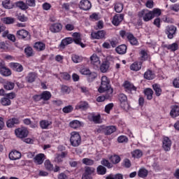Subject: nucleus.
I'll return each mask as SVG.
<instances>
[{
	"label": "nucleus",
	"instance_id": "obj_1",
	"mask_svg": "<svg viewBox=\"0 0 179 179\" xmlns=\"http://www.w3.org/2000/svg\"><path fill=\"white\" fill-rule=\"evenodd\" d=\"M98 92H99V93H104V92H107L108 94H113L114 90L110 86V80H108L107 76H103L101 77V85L98 89Z\"/></svg>",
	"mask_w": 179,
	"mask_h": 179
},
{
	"label": "nucleus",
	"instance_id": "obj_2",
	"mask_svg": "<svg viewBox=\"0 0 179 179\" xmlns=\"http://www.w3.org/2000/svg\"><path fill=\"white\" fill-rule=\"evenodd\" d=\"M82 142V138L80 137V134L78 131H73L71 133L70 137V143L71 146L76 148L80 145Z\"/></svg>",
	"mask_w": 179,
	"mask_h": 179
},
{
	"label": "nucleus",
	"instance_id": "obj_3",
	"mask_svg": "<svg viewBox=\"0 0 179 179\" xmlns=\"http://www.w3.org/2000/svg\"><path fill=\"white\" fill-rule=\"evenodd\" d=\"M15 97H16V94L14 92L6 94L5 97H2L0 99V103L4 106H10V104H12V101L10 100H13Z\"/></svg>",
	"mask_w": 179,
	"mask_h": 179
},
{
	"label": "nucleus",
	"instance_id": "obj_4",
	"mask_svg": "<svg viewBox=\"0 0 179 179\" xmlns=\"http://www.w3.org/2000/svg\"><path fill=\"white\" fill-rule=\"evenodd\" d=\"M138 17L143 19L144 22H150L153 19L152 12L148 9H144L138 13Z\"/></svg>",
	"mask_w": 179,
	"mask_h": 179
},
{
	"label": "nucleus",
	"instance_id": "obj_5",
	"mask_svg": "<svg viewBox=\"0 0 179 179\" xmlns=\"http://www.w3.org/2000/svg\"><path fill=\"white\" fill-rule=\"evenodd\" d=\"M16 36L20 40H30V32L27 30L22 29L17 31Z\"/></svg>",
	"mask_w": 179,
	"mask_h": 179
},
{
	"label": "nucleus",
	"instance_id": "obj_6",
	"mask_svg": "<svg viewBox=\"0 0 179 179\" xmlns=\"http://www.w3.org/2000/svg\"><path fill=\"white\" fill-rule=\"evenodd\" d=\"M15 134L17 138L23 139V138H26L27 137V135H29V130H27L26 127H21V128L16 129L15 130Z\"/></svg>",
	"mask_w": 179,
	"mask_h": 179
},
{
	"label": "nucleus",
	"instance_id": "obj_7",
	"mask_svg": "<svg viewBox=\"0 0 179 179\" xmlns=\"http://www.w3.org/2000/svg\"><path fill=\"white\" fill-rule=\"evenodd\" d=\"M177 31V27L174 25L168 26L166 28L165 33L167 35L168 38L171 40L174 37V34Z\"/></svg>",
	"mask_w": 179,
	"mask_h": 179
},
{
	"label": "nucleus",
	"instance_id": "obj_8",
	"mask_svg": "<svg viewBox=\"0 0 179 179\" xmlns=\"http://www.w3.org/2000/svg\"><path fill=\"white\" fill-rule=\"evenodd\" d=\"M106 31L101 30L98 31L92 32L91 36L95 40H101V38H104L106 37Z\"/></svg>",
	"mask_w": 179,
	"mask_h": 179
},
{
	"label": "nucleus",
	"instance_id": "obj_9",
	"mask_svg": "<svg viewBox=\"0 0 179 179\" xmlns=\"http://www.w3.org/2000/svg\"><path fill=\"white\" fill-rule=\"evenodd\" d=\"M79 7L83 10H89L92 8V3H90L89 0H81Z\"/></svg>",
	"mask_w": 179,
	"mask_h": 179
},
{
	"label": "nucleus",
	"instance_id": "obj_10",
	"mask_svg": "<svg viewBox=\"0 0 179 179\" xmlns=\"http://www.w3.org/2000/svg\"><path fill=\"white\" fill-rule=\"evenodd\" d=\"M90 62L92 65H94L96 68H99V66H100V64H101L100 57H99V56H97V55L96 54H93L90 57Z\"/></svg>",
	"mask_w": 179,
	"mask_h": 179
},
{
	"label": "nucleus",
	"instance_id": "obj_11",
	"mask_svg": "<svg viewBox=\"0 0 179 179\" xmlns=\"http://www.w3.org/2000/svg\"><path fill=\"white\" fill-rule=\"evenodd\" d=\"M162 148L166 152L171 149V140L169 137H164L162 141Z\"/></svg>",
	"mask_w": 179,
	"mask_h": 179
},
{
	"label": "nucleus",
	"instance_id": "obj_12",
	"mask_svg": "<svg viewBox=\"0 0 179 179\" xmlns=\"http://www.w3.org/2000/svg\"><path fill=\"white\" fill-rule=\"evenodd\" d=\"M73 37V41L76 44H78V45H80L82 48H85V45L82 43V38H80V34L78 32H75L72 34Z\"/></svg>",
	"mask_w": 179,
	"mask_h": 179
},
{
	"label": "nucleus",
	"instance_id": "obj_13",
	"mask_svg": "<svg viewBox=\"0 0 179 179\" xmlns=\"http://www.w3.org/2000/svg\"><path fill=\"white\" fill-rule=\"evenodd\" d=\"M50 30L52 33H59L62 30V24L53 23L50 25Z\"/></svg>",
	"mask_w": 179,
	"mask_h": 179
},
{
	"label": "nucleus",
	"instance_id": "obj_14",
	"mask_svg": "<svg viewBox=\"0 0 179 179\" xmlns=\"http://www.w3.org/2000/svg\"><path fill=\"white\" fill-rule=\"evenodd\" d=\"M122 20H124V15L117 14L113 17L112 23L114 26H118Z\"/></svg>",
	"mask_w": 179,
	"mask_h": 179
},
{
	"label": "nucleus",
	"instance_id": "obj_15",
	"mask_svg": "<svg viewBox=\"0 0 179 179\" xmlns=\"http://www.w3.org/2000/svg\"><path fill=\"white\" fill-rule=\"evenodd\" d=\"M8 157L10 160H19L22 157V153L17 150H13L9 153Z\"/></svg>",
	"mask_w": 179,
	"mask_h": 179
},
{
	"label": "nucleus",
	"instance_id": "obj_16",
	"mask_svg": "<svg viewBox=\"0 0 179 179\" xmlns=\"http://www.w3.org/2000/svg\"><path fill=\"white\" fill-rule=\"evenodd\" d=\"M118 99L120 101L121 103V107L122 108H126L127 106H128V98L127 97V95L124 94H120L118 96Z\"/></svg>",
	"mask_w": 179,
	"mask_h": 179
},
{
	"label": "nucleus",
	"instance_id": "obj_17",
	"mask_svg": "<svg viewBox=\"0 0 179 179\" xmlns=\"http://www.w3.org/2000/svg\"><path fill=\"white\" fill-rule=\"evenodd\" d=\"M45 160V155L43 153L38 154L34 158V162L36 164H43Z\"/></svg>",
	"mask_w": 179,
	"mask_h": 179
},
{
	"label": "nucleus",
	"instance_id": "obj_18",
	"mask_svg": "<svg viewBox=\"0 0 179 179\" xmlns=\"http://www.w3.org/2000/svg\"><path fill=\"white\" fill-rule=\"evenodd\" d=\"M10 67L15 72H22L23 71V66L19 63H10Z\"/></svg>",
	"mask_w": 179,
	"mask_h": 179
},
{
	"label": "nucleus",
	"instance_id": "obj_19",
	"mask_svg": "<svg viewBox=\"0 0 179 179\" xmlns=\"http://www.w3.org/2000/svg\"><path fill=\"white\" fill-rule=\"evenodd\" d=\"M39 124L42 129H50V127L52 125V122L44 120H41Z\"/></svg>",
	"mask_w": 179,
	"mask_h": 179
},
{
	"label": "nucleus",
	"instance_id": "obj_20",
	"mask_svg": "<svg viewBox=\"0 0 179 179\" xmlns=\"http://www.w3.org/2000/svg\"><path fill=\"white\" fill-rule=\"evenodd\" d=\"M19 118L17 117H13L10 120H8L7 122H6V125H7V127L8 128H13V127L15 125V124H19Z\"/></svg>",
	"mask_w": 179,
	"mask_h": 179
},
{
	"label": "nucleus",
	"instance_id": "obj_21",
	"mask_svg": "<svg viewBox=\"0 0 179 179\" xmlns=\"http://www.w3.org/2000/svg\"><path fill=\"white\" fill-rule=\"evenodd\" d=\"M83 125V122L79 120H73L69 123V126L73 129H78V128H80Z\"/></svg>",
	"mask_w": 179,
	"mask_h": 179
},
{
	"label": "nucleus",
	"instance_id": "obj_22",
	"mask_svg": "<svg viewBox=\"0 0 179 179\" xmlns=\"http://www.w3.org/2000/svg\"><path fill=\"white\" fill-rule=\"evenodd\" d=\"M89 107V103L85 101H81L79 102L76 106V110H87V108Z\"/></svg>",
	"mask_w": 179,
	"mask_h": 179
},
{
	"label": "nucleus",
	"instance_id": "obj_23",
	"mask_svg": "<svg viewBox=\"0 0 179 179\" xmlns=\"http://www.w3.org/2000/svg\"><path fill=\"white\" fill-rule=\"evenodd\" d=\"M123 86L125 89H127V90H129V92H136V87H135L129 81H125Z\"/></svg>",
	"mask_w": 179,
	"mask_h": 179
},
{
	"label": "nucleus",
	"instance_id": "obj_24",
	"mask_svg": "<svg viewBox=\"0 0 179 179\" xmlns=\"http://www.w3.org/2000/svg\"><path fill=\"white\" fill-rule=\"evenodd\" d=\"M170 115L173 118H176V117H178V115H179V106H173L171 107Z\"/></svg>",
	"mask_w": 179,
	"mask_h": 179
},
{
	"label": "nucleus",
	"instance_id": "obj_25",
	"mask_svg": "<svg viewBox=\"0 0 179 179\" xmlns=\"http://www.w3.org/2000/svg\"><path fill=\"white\" fill-rule=\"evenodd\" d=\"M34 48L36 51H44L45 50V43L43 42H36L34 43Z\"/></svg>",
	"mask_w": 179,
	"mask_h": 179
},
{
	"label": "nucleus",
	"instance_id": "obj_26",
	"mask_svg": "<svg viewBox=\"0 0 179 179\" xmlns=\"http://www.w3.org/2000/svg\"><path fill=\"white\" fill-rule=\"evenodd\" d=\"M2 6L4 7L5 9H13L15 5L10 0H4L2 1Z\"/></svg>",
	"mask_w": 179,
	"mask_h": 179
},
{
	"label": "nucleus",
	"instance_id": "obj_27",
	"mask_svg": "<svg viewBox=\"0 0 179 179\" xmlns=\"http://www.w3.org/2000/svg\"><path fill=\"white\" fill-rule=\"evenodd\" d=\"M0 73L3 76H10L12 75V71H10V69L6 68V66H1L0 68Z\"/></svg>",
	"mask_w": 179,
	"mask_h": 179
},
{
	"label": "nucleus",
	"instance_id": "obj_28",
	"mask_svg": "<svg viewBox=\"0 0 179 179\" xmlns=\"http://www.w3.org/2000/svg\"><path fill=\"white\" fill-rule=\"evenodd\" d=\"M110 68V63L107 61L103 62L100 66V71L102 73H106Z\"/></svg>",
	"mask_w": 179,
	"mask_h": 179
},
{
	"label": "nucleus",
	"instance_id": "obj_29",
	"mask_svg": "<svg viewBox=\"0 0 179 179\" xmlns=\"http://www.w3.org/2000/svg\"><path fill=\"white\" fill-rule=\"evenodd\" d=\"M3 37H7L8 40H10V41H13V43H15L16 41V37L15 35L12 34H9V31L6 30L4 32H3L2 34Z\"/></svg>",
	"mask_w": 179,
	"mask_h": 179
},
{
	"label": "nucleus",
	"instance_id": "obj_30",
	"mask_svg": "<svg viewBox=\"0 0 179 179\" xmlns=\"http://www.w3.org/2000/svg\"><path fill=\"white\" fill-rule=\"evenodd\" d=\"M6 90H13L15 89V83L10 81H6L3 85Z\"/></svg>",
	"mask_w": 179,
	"mask_h": 179
},
{
	"label": "nucleus",
	"instance_id": "obj_31",
	"mask_svg": "<svg viewBox=\"0 0 179 179\" xmlns=\"http://www.w3.org/2000/svg\"><path fill=\"white\" fill-rule=\"evenodd\" d=\"M90 120L94 122V124H101V116L99 114L91 115Z\"/></svg>",
	"mask_w": 179,
	"mask_h": 179
},
{
	"label": "nucleus",
	"instance_id": "obj_32",
	"mask_svg": "<svg viewBox=\"0 0 179 179\" xmlns=\"http://www.w3.org/2000/svg\"><path fill=\"white\" fill-rule=\"evenodd\" d=\"M141 68H142V62H136L130 66L131 71H135L136 72L138 71H140Z\"/></svg>",
	"mask_w": 179,
	"mask_h": 179
},
{
	"label": "nucleus",
	"instance_id": "obj_33",
	"mask_svg": "<svg viewBox=\"0 0 179 179\" xmlns=\"http://www.w3.org/2000/svg\"><path fill=\"white\" fill-rule=\"evenodd\" d=\"M164 48L174 52L175 51H177V50H178V43H173L169 45H164Z\"/></svg>",
	"mask_w": 179,
	"mask_h": 179
},
{
	"label": "nucleus",
	"instance_id": "obj_34",
	"mask_svg": "<svg viewBox=\"0 0 179 179\" xmlns=\"http://www.w3.org/2000/svg\"><path fill=\"white\" fill-rule=\"evenodd\" d=\"M37 78V74L36 73H29L26 77V80L29 83H33Z\"/></svg>",
	"mask_w": 179,
	"mask_h": 179
},
{
	"label": "nucleus",
	"instance_id": "obj_35",
	"mask_svg": "<svg viewBox=\"0 0 179 179\" xmlns=\"http://www.w3.org/2000/svg\"><path fill=\"white\" fill-rule=\"evenodd\" d=\"M66 155H68V152H62L61 154H57L55 161L57 162V163H61L63 159L66 157Z\"/></svg>",
	"mask_w": 179,
	"mask_h": 179
},
{
	"label": "nucleus",
	"instance_id": "obj_36",
	"mask_svg": "<svg viewBox=\"0 0 179 179\" xmlns=\"http://www.w3.org/2000/svg\"><path fill=\"white\" fill-rule=\"evenodd\" d=\"M127 40L129 41L131 45H138V39L134 36V34H127Z\"/></svg>",
	"mask_w": 179,
	"mask_h": 179
},
{
	"label": "nucleus",
	"instance_id": "obj_37",
	"mask_svg": "<svg viewBox=\"0 0 179 179\" xmlns=\"http://www.w3.org/2000/svg\"><path fill=\"white\" fill-rule=\"evenodd\" d=\"M115 50L117 54L124 55L127 52V45H120L116 48Z\"/></svg>",
	"mask_w": 179,
	"mask_h": 179
},
{
	"label": "nucleus",
	"instance_id": "obj_38",
	"mask_svg": "<svg viewBox=\"0 0 179 179\" xmlns=\"http://www.w3.org/2000/svg\"><path fill=\"white\" fill-rule=\"evenodd\" d=\"M131 156L134 159H141L143 156V152L141 150H135L131 152Z\"/></svg>",
	"mask_w": 179,
	"mask_h": 179
},
{
	"label": "nucleus",
	"instance_id": "obj_39",
	"mask_svg": "<svg viewBox=\"0 0 179 179\" xmlns=\"http://www.w3.org/2000/svg\"><path fill=\"white\" fill-rule=\"evenodd\" d=\"M144 78L145 79H148V80H152V79H155V73L150 70H148L145 72Z\"/></svg>",
	"mask_w": 179,
	"mask_h": 179
},
{
	"label": "nucleus",
	"instance_id": "obj_40",
	"mask_svg": "<svg viewBox=\"0 0 179 179\" xmlns=\"http://www.w3.org/2000/svg\"><path fill=\"white\" fill-rule=\"evenodd\" d=\"M148 170L145 168H141L138 171V177H141V178H145V177H148Z\"/></svg>",
	"mask_w": 179,
	"mask_h": 179
},
{
	"label": "nucleus",
	"instance_id": "obj_41",
	"mask_svg": "<svg viewBox=\"0 0 179 179\" xmlns=\"http://www.w3.org/2000/svg\"><path fill=\"white\" fill-rule=\"evenodd\" d=\"M15 6L21 9V10H27L29 9L27 5L24 1H17L15 2Z\"/></svg>",
	"mask_w": 179,
	"mask_h": 179
},
{
	"label": "nucleus",
	"instance_id": "obj_42",
	"mask_svg": "<svg viewBox=\"0 0 179 179\" xmlns=\"http://www.w3.org/2000/svg\"><path fill=\"white\" fill-rule=\"evenodd\" d=\"M41 96L42 97V100L44 101H48V100H50L51 99V92L48 91H44L43 93L41 94Z\"/></svg>",
	"mask_w": 179,
	"mask_h": 179
},
{
	"label": "nucleus",
	"instance_id": "obj_43",
	"mask_svg": "<svg viewBox=\"0 0 179 179\" xmlns=\"http://www.w3.org/2000/svg\"><path fill=\"white\" fill-rule=\"evenodd\" d=\"M73 43V39L72 38L69 37L63 39L61 42V47H65V45H68L69 44H72Z\"/></svg>",
	"mask_w": 179,
	"mask_h": 179
},
{
	"label": "nucleus",
	"instance_id": "obj_44",
	"mask_svg": "<svg viewBox=\"0 0 179 179\" xmlns=\"http://www.w3.org/2000/svg\"><path fill=\"white\" fill-rule=\"evenodd\" d=\"M144 94H145L148 100H152L153 99V90L150 88H147L144 90Z\"/></svg>",
	"mask_w": 179,
	"mask_h": 179
},
{
	"label": "nucleus",
	"instance_id": "obj_45",
	"mask_svg": "<svg viewBox=\"0 0 179 179\" xmlns=\"http://www.w3.org/2000/svg\"><path fill=\"white\" fill-rule=\"evenodd\" d=\"M105 131L106 135H111V134H114L117 131V128L115 126H108L106 128Z\"/></svg>",
	"mask_w": 179,
	"mask_h": 179
},
{
	"label": "nucleus",
	"instance_id": "obj_46",
	"mask_svg": "<svg viewBox=\"0 0 179 179\" xmlns=\"http://www.w3.org/2000/svg\"><path fill=\"white\" fill-rule=\"evenodd\" d=\"M152 88L153 90L155 92V94L156 96H157V97L162 95V88H160V85L157 84H154L152 85Z\"/></svg>",
	"mask_w": 179,
	"mask_h": 179
},
{
	"label": "nucleus",
	"instance_id": "obj_47",
	"mask_svg": "<svg viewBox=\"0 0 179 179\" xmlns=\"http://www.w3.org/2000/svg\"><path fill=\"white\" fill-rule=\"evenodd\" d=\"M71 59L74 64H79L83 61V58L78 55H72Z\"/></svg>",
	"mask_w": 179,
	"mask_h": 179
},
{
	"label": "nucleus",
	"instance_id": "obj_48",
	"mask_svg": "<svg viewBox=\"0 0 179 179\" xmlns=\"http://www.w3.org/2000/svg\"><path fill=\"white\" fill-rule=\"evenodd\" d=\"M2 22L5 24H13L15 23V18L10 17H3Z\"/></svg>",
	"mask_w": 179,
	"mask_h": 179
},
{
	"label": "nucleus",
	"instance_id": "obj_49",
	"mask_svg": "<svg viewBox=\"0 0 179 179\" xmlns=\"http://www.w3.org/2000/svg\"><path fill=\"white\" fill-rule=\"evenodd\" d=\"M96 171L100 176H104L107 171V169L104 166L100 165L97 167Z\"/></svg>",
	"mask_w": 179,
	"mask_h": 179
},
{
	"label": "nucleus",
	"instance_id": "obj_50",
	"mask_svg": "<svg viewBox=\"0 0 179 179\" xmlns=\"http://www.w3.org/2000/svg\"><path fill=\"white\" fill-rule=\"evenodd\" d=\"M110 162H112L113 164H117V163L121 162V157L118 155H113L110 157Z\"/></svg>",
	"mask_w": 179,
	"mask_h": 179
},
{
	"label": "nucleus",
	"instance_id": "obj_51",
	"mask_svg": "<svg viewBox=\"0 0 179 179\" xmlns=\"http://www.w3.org/2000/svg\"><path fill=\"white\" fill-rule=\"evenodd\" d=\"M122 9H124V6L121 3H117L115 4V10L117 13H121L122 12Z\"/></svg>",
	"mask_w": 179,
	"mask_h": 179
},
{
	"label": "nucleus",
	"instance_id": "obj_52",
	"mask_svg": "<svg viewBox=\"0 0 179 179\" xmlns=\"http://www.w3.org/2000/svg\"><path fill=\"white\" fill-rule=\"evenodd\" d=\"M150 11L151 14L152 15V19H154L155 16H160V15H162V10L159 8H154Z\"/></svg>",
	"mask_w": 179,
	"mask_h": 179
},
{
	"label": "nucleus",
	"instance_id": "obj_53",
	"mask_svg": "<svg viewBox=\"0 0 179 179\" xmlns=\"http://www.w3.org/2000/svg\"><path fill=\"white\" fill-rule=\"evenodd\" d=\"M83 164H85V166H93V164H94V161L89 158H84L83 159Z\"/></svg>",
	"mask_w": 179,
	"mask_h": 179
},
{
	"label": "nucleus",
	"instance_id": "obj_54",
	"mask_svg": "<svg viewBox=\"0 0 179 179\" xmlns=\"http://www.w3.org/2000/svg\"><path fill=\"white\" fill-rule=\"evenodd\" d=\"M24 52L27 55V57H33V48L30 46L27 47L24 49Z\"/></svg>",
	"mask_w": 179,
	"mask_h": 179
},
{
	"label": "nucleus",
	"instance_id": "obj_55",
	"mask_svg": "<svg viewBox=\"0 0 179 179\" xmlns=\"http://www.w3.org/2000/svg\"><path fill=\"white\" fill-rule=\"evenodd\" d=\"M81 93H84L86 96H90V90L89 88L85 87V86H81L79 87Z\"/></svg>",
	"mask_w": 179,
	"mask_h": 179
},
{
	"label": "nucleus",
	"instance_id": "obj_56",
	"mask_svg": "<svg viewBox=\"0 0 179 179\" xmlns=\"http://www.w3.org/2000/svg\"><path fill=\"white\" fill-rule=\"evenodd\" d=\"M45 167L47 170H49L50 171L54 170V166L52 164H51V162L50 160H46L45 162Z\"/></svg>",
	"mask_w": 179,
	"mask_h": 179
},
{
	"label": "nucleus",
	"instance_id": "obj_57",
	"mask_svg": "<svg viewBox=\"0 0 179 179\" xmlns=\"http://www.w3.org/2000/svg\"><path fill=\"white\" fill-rule=\"evenodd\" d=\"M94 168L87 166L85 169L84 174H87L88 176H92L94 173Z\"/></svg>",
	"mask_w": 179,
	"mask_h": 179
},
{
	"label": "nucleus",
	"instance_id": "obj_58",
	"mask_svg": "<svg viewBox=\"0 0 179 179\" xmlns=\"http://www.w3.org/2000/svg\"><path fill=\"white\" fill-rule=\"evenodd\" d=\"M25 3L27 4V8H34L36 7V0H25Z\"/></svg>",
	"mask_w": 179,
	"mask_h": 179
},
{
	"label": "nucleus",
	"instance_id": "obj_59",
	"mask_svg": "<svg viewBox=\"0 0 179 179\" xmlns=\"http://www.w3.org/2000/svg\"><path fill=\"white\" fill-rule=\"evenodd\" d=\"M117 142H119V143H127V142H128V137L126 136H120L117 138Z\"/></svg>",
	"mask_w": 179,
	"mask_h": 179
},
{
	"label": "nucleus",
	"instance_id": "obj_60",
	"mask_svg": "<svg viewBox=\"0 0 179 179\" xmlns=\"http://www.w3.org/2000/svg\"><path fill=\"white\" fill-rule=\"evenodd\" d=\"M61 92L63 94H68L71 92V89H69L66 85H63L62 86Z\"/></svg>",
	"mask_w": 179,
	"mask_h": 179
},
{
	"label": "nucleus",
	"instance_id": "obj_61",
	"mask_svg": "<svg viewBox=\"0 0 179 179\" xmlns=\"http://www.w3.org/2000/svg\"><path fill=\"white\" fill-rule=\"evenodd\" d=\"M71 111H73V107H72L71 105L65 106L63 108V113H65L66 114L71 113Z\"/></svg>",
	"mask_w": 179,
	"mask_h": 179
},
{
	"label": "nucleus",
	"instance_id": "obj_62",
	"mask_svg": "<svg viewBox=\"0 0 179 179\" xmlns=\"http://www.w3.org/2000/svg\"><path fill=\"white\" fill-rule=\"evenodd\" d=\"M101 163L103 166L108 167V169H111V167H113V164H111V163H110L107 159L102 160Z\"/></svg>",
	"mask_w": 179,
	"mask_h": 179
},
{
	"label": "nucleus",
	"instance_id": "obj_63",
	"mask_svg": "<svg viewBox=\"0 0 179 179\" xmlns=\"http://www.w3.org/2000/svg\"><path fill=\"white\" fill-rule=\"evenodd\" d=\"M171 10H173L174 12H178L179 10V3H176L170 6Z\"/></svg>",
	"mask_w": 179,
	"mask_h": 179
},
{
	"label": "nucleus",
	"instance_id": "obj_64",
	"mask_svg": "<svg viewBox=\"0 0 179 179\" xmlns=\"http://www.w3.org/2000/svg\"><path fill=\"white\" fill-rule=\"evenodd\" d=\"M122 175L121 174H116L115 176H110L106 177V179H122Z\"/></svg>",
	"mask_w": 179,
	"mask_h": 179
}]
</instances>
